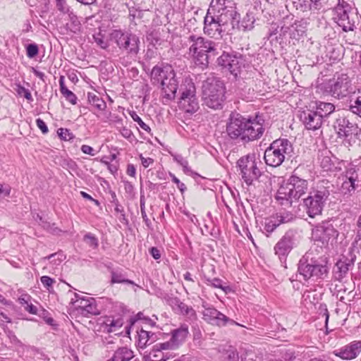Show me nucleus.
<instances>
[{
    "instance_id": "1",
    "label": "nucleus",
    "mask_w": 361,
    "mask_h": 361,
    "mask_svg": "<svg viewBox=\"0 0 361 361\" xmlns=\"http://www.w3.org/2000/svg\"><path fill=\"white\" fill-rule=\"evenodd\" d=\"M329 269L327 257L318 256L310 249L298 264L297 276L305 281L323 279L327 276Z\"/></svg>"
},
{
    "instance_id": "2",
    "label": "nucleus",
    "mask_w": 361,
    "mask_h": 361,
    "mask_svg": "<svg viewBox=\"0 0 361 361\" xmlns=\"http://www.w3.org/2000/svg\"><path fill=\"white\" fill-rule=\"evenodd\" d=\"M188 54L196 66L202 69L207 68L210 61L219 54L217 44L200 35L191 34L188 37Z\"/></svg>"
},
{
    "instance_id": "3",
    "label": "nucleus",
    "mask_w": 361,
    "mask_h": 361,
    "mask_svg": "<svg viewBox=\"0 0 361 361\" xmlns=\"http://www.w3.org/2000/svg\"><path fill=\"white\" fill-rule=\"evenodd\" d=\"M211 13L214 14L217 19L228 25L232 29L250 30L252 21L240 24L239 14L236 11L235 4L233 0H212L208 9Z\"/></svg>"
},
{
    "instance_id": "4",
    "label": "nucleus",
    "mask_w": 361,
    "mask_h": 361,
    "mask_svg": "<svg viewBox=\"0 0 361 361\" xmlns=\"http://www.w3.org/2000/svg\"><path fill=\"white\" fill-rule=\"evenodd\" d=\"M153 83L160 84L164 102H169L175 99L178 88L176 74L170 65L155 66L151 71Z\"/></svg>"
},
{
    "instance_id": "5",
    "label": "nucleus",
    "mask_w": 361,
    "mask_h": 361,
    "mask_svg": "<svg viewBox=\"0 0 361 361\" xmlns=\"http://www.w3.org/2000/svg\"><path fill=\"white\" fill-rule=\"evenodd\" d=\"M307 188V181L293 174L279 187L275 199L280 204L290 207L306 193Z\"/></svg>"
},
{
    "instance_id": "6",
    "label": "nucleus",
    "mask_w": 361,
    "mask_h": 361,
    "mask_svg": "<svg viewBox=\"0 0 361 361\" xmlns=\"http://www.w3.org/2000/svg\"><path fill=\"white\" fill-rule=\"evenodd\" d=\"M260 164V161L256 160L255 154L242 157L237 161L241 178L247 185L264 188V186L261 185L260 183H264L266 185L269 182L268 176L259 169L258 165Z\"/></svg>"
},
{
    "instance_id": "7",
    "label": "nucleus",
    "mask_w": 361,
    "mask_h": 361,
    "mask_svg": "<svg viewBox=\"0 0 361 361\" xmlns=\"http://www.w3.org/2000/svg\"><path fill=\"white\" fill-rule=\"evenodd\" d=\"M225 88L222 81L216 78H208L202 85V99L204 104L213 109L223 106Z\"/></svg>"
},
{
    "instance_id": "8",
    "label": "nucleus",
    "mask_w": 361,
    "mask_h": 361,
    "mask_svg": "<svg viewBox=\"0 0 361 361\" xmlns=\"http://www.w3.org/2000/svg\"><path fill=\"white\" fill-rule=\"evenodd\" d=\"M293 151L292 144L288 139L275 140L264 152L265 163L272 167L279 166L286 159L291 157Z\"/></svg>"
},
{
    "instance_id": "9",
    "label": "nucleus",
    "mask_w": 361,
    "mask_h": 361,
    "mask_svg": "<svg viewBox=\"0 0 361 361\" xmlns=\"http://www.w3.org/2000/svg\"><path fill=\"white\" fill-rule=\"evenodd\" d=\"M71 300L68 305V312L70 314L97 316L100 314L94 298L80 295L75 293H71Z\"/></svg>"
},
{
    "instance_id": "10",
    "label": "nucleus",
    "mask_w": 361,
    "mask_h": 361,
    "mask_svg": "<svg viewBox=\"0 0 361 361\" xmlns=\"http://www.w3.org/2000/svg\"><path fill=\"white\" fill-rule=\"evenodd\" d=\"M326 92L331 97L341 99L355 94V86L348 74L342 73L329 82Z\"/></svg>"
},
{
    "instance_id": "11",
    "label": "nucleus",
    "mask_w": 361,
    "mask_h": 361,
    "mask_svg": "<svg viewBox=\"0 0 361 361\" xmlns=\"http://www.w3.org/2000/svg\"><path fill=\"white\" fill-rule=\"evenodd\" d=\"M329 195V190L324 187L310 192L308 197L303 200V207L307 214L310 218L321 215Z\"/></svg>"
},
{
    "instance_id": "12",
    "label": "nucleus",
    "mask_w": 361,
    "mask_h": 361,
    "mask_svg": "<svg viewBox=\"0 0 361 361\" xmlns=\"http://www.w3.org/2000/svg\"><path fill=\"white\" fill-rule=\"evenodd\" d=\"M179 92V106L188 113L197 111L199 109V102L196 96V88L192 80L185 79L180 85Z\"/></svg>"
},
{
    "instance_id": "13",
    "label": "nucleus",
    "mask_w": 361,
    "mask_h": 361,
    "mask_svg": "<svg viewBox=\"0 0 361 361\" xmlns=\"http://www.w3.org/2000/svg\"><path fill=\"white\" fill-rule=\"evenodd\" d=\"M333 127L338 137H343L345 142H355L361 129L356 123H352L345 116L338 115L333 123Z\"/></svg>"
},
{
    "instance_id": "14",
    "label": "nucleus",
    "mask_w": 361,
    "mask_h": 361,
    "mask_svg": "<svg viewBox=\"0 0 361 361\" xmlns=\"http://www.w3.org/2000/svg\"><path fill=\"white\" fill-rule=\"evenodd\" d=\"M247 118L241 114L232 112L228 119L226 128V135L234 140L244 142L246 133Z\"/></svg>"
},
{
    "instance_id": "15",
    "label": "nucleus",
    "mask_w": 361,
    "mask_h": 361,
    "mask_svg": "<svg viewBox=\"0 0 361 361\" xmlns=\"http://www.w3.org/2000/svg\"><path fill=\"white\" fill-rule=\"evenodd\" d=\"M188 334V325L183 324L179 328L171 331V338L169 341L157 343L155 350H176L185 341Z\"/></svg>"
},
{
    "instance_id": "16",
    "label": "nucleus",
    "mask_w": 361,
    "mask_h": 361,
    "mask_svg": "<svg viewBox=\"0 0 361 361\" xmlns=\"http://www.w3.org/2000/svg\"><path fill=\"white\" fill-rule=\"evenodd\" d=\"M218 64L226 69L235 77L245 68V59L241 55H231L224 53L217 59Z\"/></svg>"
},
{
    "instance_id": "17",
    "label": "nucleus",
    "mask_w": 361,
    "mask_h": 361,
    "mask_svg": "<svg viewBox=\"0 0 361 361\" xmlns=\"http://www.w3.org/2000/svg\"><path fill=\"white\" fill-rule=\"evenodd\" d=\"M264 120L259 115L255 118H247L245 138L244 143L259 140L264 133Z\"/></svg>"
},
{
    "instance_id": "18",
    "label": "nucleus",
    "mask_w": 361,
    "mask_h": 361,
    "mask_svg": "<svg viewBox=\"0 0 361 361\" xmlns=\"http://www.w3.org/2000/svg\"><path fill=\"white\" fill-rule=\"evenodd\" d=\"M230 30L229 26L217 19L214 14L208 10L204 20V32L211 37L220 36L222 32Z\"/></svg>"
},
{
    "instance_id": "19",
    "label": "nucleus",
    "mask_w": 361,
    "mask_h": 361,
    "mask_svg": "<svg viewBox=\"0 0 361 361\" xmlns=\"http://www.w3.org/2000/svg\"><path fill=\"white\" fill-rule=\"evenodd\" d=\"M338 236V231L329 223L317 225L312 231V238L315 242L321 243L322 247H326L331 239Z\"/></svg>"
},
{
    "instance_id": "20",
    "label": "nucleus",
    "mask_w": 361,
    "mask_h": 361,
    "mask_svg": "<svg viewBox=\"0 0 361 361\" xmlns=\"http://www.w3.org/2000/svg\"><path fill=\"white\" fill-rule=\"evenodd\" d=\"M295 232L288 231L274 246V252L281 260L285 259L295 245Z\"/></svg>"
},
{
    "instance_id": "21",
    "label": "nucleus",
    "mask_w": 361,
    "mask_h": 361,
    "mask_svg": "<svg viewBox=\"0 0 361 361\" xmlns=\"http://www.w3.org/2000/svg\"><path fill=\"white\" fill-rule=\"evenodd\" d=\"M300 120L305 126V128L309 130H316L319 129L323 123L322 116L310 109L302 111L299 116Z\"/></svg>"
},
{
    "instance_id": "22",
    "label": "nucleus",
    "mask_w": 361,
    "mask_h": 361,
    "mask_svg": "<svg viewBox=\"0 0 361 361\" xmlns=\"http://www.w3.org/2000/svg\"><path fill=\"white\" fill-rule=\"evenodd\" d=\"M361 352V341H354L350 344L334 351V354L343 360L355 358Z\"/></svg>"
},
{
    "instance_id": "23",
    "label": "nucleus",
    "mask_w": 361,
    "mask_h": 361,
    "mask_svg": "<svg viewBox=\"0 0 361 361\" xmlns=\"http://www.w3.org/2000/svg\"><path fill=\"white\" fill-rule=\"evenodd\" d=\"M336 12L335 19L338 26L341 27L344 32L353 31L355 27L354 21L350 20L347 9L342 6H336Z\"/></svg>"
},
{
    "instance_id": "24",
    "label": "nucleus",
    "mask_w": 361,
    "mask_h": 361,
    "mask_svg": "<svg viewBox=\"0 0 361 361\" xmlns=\"http://www.w3.org/2000/svg\"><path fill=\"white\" fill-rule=\"evenodd\" d=\"M320 294L315 290H307L302 296V304L309 311V314H314L313 308H315L319 302Z\"/></svg>"
},
{
    "instance_id": "25",
    "label": "nucleus",
    "mask_w": 361,
    "mask_h": 361,
    "mask_svg": "<svg viewBox=\"0 0 361 361\" xmlns=\"http://www.w3.org/2000/svg\"><path fill=\"white\" fill-rule=\"evenodd\" d=\"M166 301L168 305L171 307L175 314H188L190 316L195 314V311L192 307L182 302L176 297H169Z\"/></svg>"
},
{
    "instance_id": "26",
    "label": "nucleus",
    "mask_w": 361,
    "mask_h": 361,
    "mask_svg": "<svg viewBox=\"0 0 361 361\" xmlns=\"http://www.w3.org/2000/svg\"><path fill=\"white\" fill-rule=\"evenodd\" d=\"M139 44V37L136 35L132 34L121 47V50L128 55L135 56L138 54L140 50Z\"/></svg>"
},
{
    "instance_id": "27",
    "label": "nucleus",
    "mask_w": 361,
    "mask_h": 361,
    "mask_svg": "<svg viewBox=\"0 0 361 361\" xmlns=\"http://www.w3.org/2000/svg\"><path fill=\"white\" fill-rule=\"evenodd\" d=\"M352 266L353 264L347 258L345 259L338 260L335 264L334 269L335 279L337 280H341L346 276L350 267Z\"/></svg>"
},
{
    "instance_id": "28",
    "label": "nucleus",
    "mask_w": 361,
    "mask_h": 361,
    "mask_svg": "<svg viewBox=\"0 0 361 361\" xmlns=\"http://www.w3.org/2000/svg\"><path fill=\"white\" fill-rule=\"evenodd\" d=\"M133 33L123 31L121 30H114L110 33V40L115 43L121 50V47L124 45L127 39L130 37Z\"/></svg>"
},
{
    "instance_id": "29",
    "label": "nucleus",
    "mask_w": 361,
    "mask_h": 361,
    "mask_svg": "<svg viewBox=\"0 0 361 361\" xmlns=\"http://www.w3.org/2000/svg\"><path fill=\"white\" fill-rule=\"evenodd\" d=\"M154 336V333L141 329L137 332V346L139 348H145L155 341L156 338Z\"/></svg>"
},
{
    "instance_id": "30",
    "label": "nucleus",
    "mask_w": 361,
    "mask_h": 361,
    "mask_svg": "<svg viewBox=\"0 0 361 361\" xmlns=\"http://www.w3.org/2000/svg\"><path fill=\"white\" fill-rule=\"evenodd\" d=\"M133 352L127 347L119 348L113 357L107 361H129L133 357Z\"/></svg>"
},
{
    "instance_id": "31",
    "label": "nucleus",
    "mask_w": 361,
    "mask_h": 361,
    "mask_svg": "<svg viewBox=\"0 0 361 361\" xmlns=\"http://www.w3.org/2000/svg\"><path fill=\"white\" fill-rule=\"evenodd\" d=\"M18 302L21 305V308L32 314H36L37 312V306L32 302V298L28 294H22L18 298Z\"/></svg>"
},
{
    "instance_id": "32",
    "label": "nucleus",
    "mask_w": 361,
    "mask_h": 361,
    "mask_svg": "<svg viewBox=\"0 0 361 361\" xmlns=\"http://www.w3.org/2000/svg\"><path fill=\"white\" fill-rule=\"evenodd\" d=\"M87 100L88 102L95 107L99 111H103L106 107V104L105 101L100 97L99 95L92 93V92H88L87 93Z\"/></svg>"
},
{
    "instance_id": "33",
    "label": "nucleus",
    "mask_w": 361,
    "mask_h": 361,
    "mask_svg": "<svg viewBox=\"0 0 361 361\" xmlns=\"http://www.w3.org/2000/svg\"><path fill=\"white\" fill-rule=\"evenodd\" d=\"M114 317H107V319L104 322L105 324L104 329L108 332L117 331L123 324L121 317H118L116 319Z\"/></svg>"
},
{
    "instance_id": "34",
    "label": "nucleus",
    "mask_w": 361,
    "mask_h": 361,
    "mask_svg": "<svg viewBox=\"0 0 361 361\" xmlns=\"http://www.w3.org/2000/svg\"><path fill=\"white\" fill-rule=\"evenodd\" d=\"M316 111L322 116L324 120V117L328 116L335 111V106L331 103L319 102L317 104Z\"/></svg>"
},
{
    "instance_id": "35",
    "label": "nucleus",
    "mask_w": 361,
    "mask_h": 361,
    "mask_svg": "<svg viewBox=\"0 0 361 361\" xmlns=\"http://www.w3.org/2000/svg\"><path fill=\"white\" fill-rule=\"evenodd\" d=\"M349 110L361 118V88L358 89L355 99H350Z\"/></svg>"
},
{
    "instance_id": "36",
    "label": "nucleus",
    "mask_w": 361,
    "mask_h": 361,
    "mask_svg": "<svg viewBox=\"0 0 361 361\" xmlns=\"http://www.w3.org/2000/svg\"><path fill=\"white\" fill-rule=\"evenodd\" d=\"M69 22L66 23L67 29L73 33H77L80 29V23L79 22L77 16L73 11L68 15Z\"/></svg>"
},
{
    "instance_id": "37",
    "label": "nucleus",
    "mask_w": 361,
    "mask_h": 361,
    "mask_svg": "<svg viewBox=\"0 0 361 361\" xmlns=\"http://www.w3.org/2000/svg\"><path fill=\"white\" fill-rule=\"evenodd\" d=\"M156 344L153 346L152 350L148 355L144 357V361H166L169 357H165L161 353L163 350H155Z\"/></svg>"
},
{
    "instance_id": "38",
    "label": "nucleus",
    "mask_w": 361,
    "mask_h": 361,
    "mask_svg": "<svg viewBox=\"0 0 361 361\" xmlns=\"http://www.w3.org/2000/svg\"><path fill=\"white\" fill-rule=\"evenodd\" d=\"M207 281L208 285L221 289L226 294L233 291L231 286H227L226 283L218 278L207 279Z\"/></svg>"
},
{
    "instance_id": "39",
    "label": "nucleus",
    "mask_w": 361,
    "mask_h": 361,
    "mask_svg": "<svg viewBox=\"0 0 361 361\" xmlns=\"http://www.w3.org/2000/svg\"><path fill=\"white\" fill-rule=\"evenodd\" d=\"M111 283H126V284H130V285H135V283L130 280L126 279L125 274L120 271H112L111 272Z\"/></svg>"
},
{
    "instance_id": "40",
    "label": "nucleus",
    "mask_w": 361,
    "mask_h": 361,
    "mask_svg": "<svg viewBox=\"0 0 361 361\" xmlns=\"http://www.w3.org/2000/svg\"><path fill=\"white\" fill-rule=\"evenodd\" d=\"M207 321L212 324H216L219 326H225L227 323L244 326L243 325L239 324L233 320L230 319L229 317H207Z\"/></svg>"
},
{
    "instance_id": "41",
    "label": "nucleus",
    "mask_w": 361,
    "mask_h": 361,
    "mask_svg": "<svg viewBox=\"0 0 361 361\" xmlns=\"http://www.w3.org/2000/svg\"><path fill=\"white\" fill-rule=\"evenodd\" d=\"M274 216L278 221L279 226L282 224L290 222L295 218L293 214L287 212L277 213Z\"/></svg>"
},
{
    "instance_id": "42",
    "label": "nucleus",
    "mask_w": 361,
    "mask_h": 361,
    "mask_svg": "<svg viewBox=\"0 0 361 361\" xmlns=\"http://www.w3.org/2000/svg\"><path fill=\"white\" fill-rule=\"evenodd\" d=\"M279 226L278 221L274 215L265 219L264 224V229L268 233H272Z\"/></svg>"
},
{
    "instance_id": "43",
    "label": "nucleus",
    "mask_w": 361,
    "mask_h": 361,
    "mask_svg": "<svg viewBox=\"0 0 361 361\" xmlns=\"http://www.w3.org/2000/svg\"><path fill=\"white\" fill-rule=\"evenodd\" d=\"M55 5L57 11L62 14L68 15L73 11L71 8L67 4L66 0H55Z\"/></svg>"
},
{
    "instance_id": "44",
    "label": "nucleus",
    "mask_w": 361,
    "mask_h": 361,
    "mask_svg": "<svg viewBox=\"0 0 361 361\" xmlns=\"http://www.w3.org/2000/svg\"><path fill=\"white\" fill-rule=\"evenodd\" d=\"M320 166L325 171H331L334 170V164L329 156H324L320 161Z\"/></svg>"
},
{
    "instance_id": "45",
    "label": "nucleus",
    "mask_w": 361,
    "mask_h": 361,
    "mask_svg": "<svg viewBox=\"0 0 361 361\" xmlns=\"http://www.w3.org/2000/svg\"><path fill=\"white\" fill-rule=\"evenodd\" d=\"M358 171L359 169L357 168L356 166H354L353 164H349L345 171L343 174H342V179L344 180L345 178H350L353 177H355V176H358Z\"/></svg>"
},
{
    "instance_id": "46",
    "label": "nucleus",
    "mask_w": 361,
    "mask_h": 361,
    "mask_svg": "<svg viewBox=\"0 0 361 361\" xmlns=\"http://www.w3.org/2000/svg\"><path fill=\"white\" fill-rule=\"evenodd\" d=\"M64 258L65 256L62 252H56L47 257V259L49 260V263H54L56 266L60 265Z\"/></svg>"
},
{
    "instance_id": "47",
    "label": "nucleus",
    "mask_w": 361,
    "mask_h": 361,
    "mask_svg": "<svg viewBox=\"0 0 361 361\" xmlns=\"http://www.w3.org/2000/svg\"><path fill=\"white\" fill-rule=\"evenodd\" d=\"M84 241L87 245L94 249L97 248L99 245L98 239L95 237L94 235L90 233L85 235Z\"/></svg>"
},
{
    "instance_id": "48",
    "label": "nucleus",
    "mask_w": 361,
    "mask_h": 361,
    "mask_svg": "<svg viewBox=\"0 0 361 361\" xmlns=\"http://www.w3.org/2000/svg\"><path fill=\"white\" fill-rule=\"evenodd\" d=\"M316 307L313 308L314 313L318 314L319 316H329V312L326 304L318 302Z\"/></svg>"
},
{
    "instance_id": "49",
    "label": "nucleus",
    "mask_w": 361,
    "mask_h": 361,
    "mask_svg": "<svg viewBox=\"0 0 361 361\" xmlns=\"http://www.w3.org/2000/svg\"><path fill=\"white\" fill-rule=\"evenodd\" d=\"M130 115L131 118H133V120L135 122H136L142 130H144L147 132L150 131L151 129L149 127V126H147L145 123L143 122V121L137 114V113L135 111H132L131 113H130Z\"/></svg>"
},
{
    "instance_id": "50",
    "label": "nucleus",
    "mask_w": 361,
    "mask_h": 361,
    "mask_svg": "<svg viewBox=\"0 0 361 361\" xmlns=\"http://www.w3.org/2000/svg\"><path fill=\"white\" fill-rule=\"evenodd\" d=\"M343 180L341 190L344 195H350L352 192H354L357 188L354 185H352V183H349L345 179Z\"/></svg>"
},
{
    "instance_id": "51",
    "label": "nucleus",
    "mask_w": 361,
    "mask_h": 361,
    "mask_svg": "<svg viewBox=\"0 0 361 361\" xmlns=\"http://www.w3.org/2000/svg\"><path fill=\"white\" fill-rule=\"evenodd\" d=\"M95 43L102 49H106L108 47V42L105 40L104 37L100 32L93 35Z\"/></svg>"
},
{
    "instance_id": "52",
    "label": "nucleus",
    "mask_w": 361,
    "mask_h": 361,
    "mask_svg": "<svg viewBox=\"0 0 361 361\" xmlns=\"http://www.w3.org/2000/svg\"><path fill=\"white\" fill-rule=\"evenodd\" d=\"M140 212H141V215L143 219V221H145L146 225L147 226H149V224H151V222H150V220L148 219L147 214H146L145 198L143 196L140 197Z\"/></svg>"
},
{
    "instance_id": "53",
    "label": "nucleus",
    "mask_w": 361,
    "mask_h": 361,
    "mask_svg": "<svg viewBox=\"0 0 361 361\" xmlns=\"http://www.w3.org/2000/svg\"><path fill=\"white\" fill-rule=\"evenodd\" d=\"M71 104H76L77 103V97L76 95L68 89L67 90H65L63 94H61Z\"/></svg>"
},
{
    "instance_id": "54",
    "label": "nucleus",
    "mask_w": 361,
    "mask_h": 361,
    "mask_svg": "<svg viewBox=\"0 0 361 361\" xmlns=\"http://www.w3.org/2000/svg\"><path fill=\"white\" fill-rule=\"evenodd\" d=\"M11 188L8 185L0 184V201L9 197Z\"/></svg>"
},
{
    "instance_id": "55",
    "label": "nucleus",
    "mask_w": 361,
    "mask_h": 361,
    "mask_svg": "<svg viewBox=\"0 0 361 361\" xmlns=\"http://www.w3.org/2000/svg\"><path fill=\"white\" fill-rule=\"evenodd\" d=\"M226 353H227V356L226 358V361H238V360H239L238 353L235 349H234L233 348H230L227 350Z\"/></svg>"
},
{
    "instance_id": "56",
    "label": "nucleus",
    "mask_w": 361,
    "mask_h": 361,
    "mask_svg": "<svg viewBox=\"0 0 361 361\" xmlns=\"http://www.w3.org/2000/svg\"><path fill=\"white\" fill-rule=\"evenodd\" d=\"M305 9L304 11H312L319 9L321 6L319 0H312L311 1H306Z\"/></svg>"
},
{
    "instance_id": "57",
    "label": "nucleus",
    "mask_w": 361,
    "mask_h": 361,
    "mask_svg": "<svg viewBox=\"0 0 361 361\" xmlns=\"http://www.w3.org/2000/svg\"><path fill=\"white\" fill-rule=\"evenodd\" d=\"M169 176H171V180L176 184L177 185V188L180 190V191L181 192V193H183L187 188L185 186V185L183 183H181L180 181V180L176 177V176L171 173H169Z\"/></svg>"
},
{
    "instance_id": "58",
    "label": "nucleus",
    "mask_w": 361,
    "mask_h": 361,
    "mask_svg": "<svg viewBox=\"0 0 361 361\" xmlns=\"http://www.w3.org/2000/svg\"><path fill=\"white\" fill-rule=\"evenodd\" d=\"M38 48L35 44H29L27 47V55L30 58H33L37 54Z\"/></svg>"
},
{
    "instance_id": "59",
    "label": "nucleus",
    "mask_w": 361,
    "mask_h": 361,
    "mask_svg": "<svg viewBox=\"0 0 361 361\" xmlns=\"http://www.w3.org/2000/svg\"><path fill=\"white\" fill-rule=\"evenodd\" d=\"M47 232H49L54 235H59L62 233V230L56 227L54 224L52 225H47Z\"/></svg>"
},
{
    "instance_id": "60",
    "label": "nucleus",
    "mask_w": 361,
    "mask_h": 361,
    "mask_svg": "<svg viewBox=\"0 0 361 361\" xmlns=\"http://www.w3.org/2000/svg\"><path fill=\"white\" fill-rule=\"evenodd\" d=\"M139 157L144 168H147L154 163V159L152 158H145L142 154H140Z\"/></svg>"
},
{
    "instance_id": "61",
    "label": "nucleus",
    "mask_w": 361,
    "mask_h": 361,
    "mask_svg": "<svg viewBox=\"0 0 361 361\" xmlns=\"http://www.w3.org/2000/svg\"><path fill=\"white\" fill-rule=\"evenodd\" d=\"M81 151L84 154H87L92 155V156L94 155V149L92 147L87 145H82Z\"/></svg>"
},
{
    "instance_id": "62",
    "label": "nucleus",
    "mask_w": 361,
    "mask_h": 361,
    "mask_svg": "<svg viewBox=\"0 0 361 361\" xmlns=\"http://www.w3.org/2000/svg\"><path fill=\"white\" fill-rule=\"evenodd\" d=\"M149 251L150 255L154 257V259H159L161 257L160 251L157 247H152L149 249Z\"/></svg>"
},
{
    "instance_id": "63",
    "label": "nucleus",
    "mask_w": 361,
    "mask_h": 361,
    "mask_svg": "<svg viewBox=\"0 0 361 361\" xmlns=\"http://www.w3.org/2000/svg\"><path fill=\"white\" fill-rule=\"evenodd\" d=\"M345 180H347L349 183H352V185H354L357 188L361 186V182L358 180V176H355V177L350 178H345Z\"/></svg>"
},
{
    "instance_id": "64",
    "label": "nucleus",
    "mask_w": 361,
    "mask_h": 361,
    "mask_svg": "<svg viewBox=\"0 0 361 361\" xmlns=\"http://www.w3.org/2000/svg\"><path fill=\"white\" fill-rule=\"evenodd\" d=\"M57 133L59 136L63 140H67V136L70 134L69 130L66 128H59Z\"/></svg>"
}]
</instances>
